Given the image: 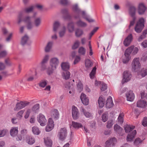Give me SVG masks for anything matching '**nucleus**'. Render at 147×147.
Wrapping results in <instances>:
<instances>
[{"instance_id":"nucleus-1","label":"nucleus","mask_w":147,"mask_h":147,"mask_svg":"<svg viewBox=\"0 0 147 147\" xmlns=\"http://www.w3.org/2000/svg\"><path fill=\"white\" fill-rule=\"evenodd\" d=\"M23 14L22 13H20L18 16V22L20 23L22 21H23L26 24L28 29H30L32 28L33 26L32 21L31 17L28 16H26L22 18Z\"/></svg>"},{"instance_id":"nucleus-2","label":"nucleus","mask_w":147,"mask_h":147,"mask_svg":"<svg viewBox=\"0 0 147 147\" xmlns=\"http://www.w3.org/2000/svg\"><path fill=\"white\" fill-rule=\"evenodd\" d=\"M50 62L51 68H48L47 70V73L49 75L51 74L56 69L59 63V60L56 58H53L51 59Z\"/></svg>"},{"instance_id":"nucleus-3","label":"nucleus","mask_w":147,"mask_h":147,"mask_svg":"<svg viewBox=\"0 0 147 147\" xmlns=\"http://www.w3.org/2000/svg\"><path fill=\"white\" fill-rule=\"evenodd\" d=\"M131 66L133 71H137L141 67V64L138 57L134 58L133 60Z\"/></svg>"},{"instance_id":"nucleus-4","label":"nucleus","mask_w":147,"mask_h":147,"mask_svg":"<svg viewBox=\"0 0 147 147\" xmlns=\"http://www.w3.org/2000/svg\"><path fill=\"white\" fill-rule=\"evenodd\" d=\"M144 20L142 18L139 19L135 28V30L138 33H140L144 27Z\"/></svg>"},{"instance_id":"nucleus-5","label":"nucleus","mask_w":147,"mask_h":147,"mask_svg":"<svg viewBox=\"0 0 147 147\" xmlns=\"http://www.w3.org/2000/svg\"><path fill=\"white\" fill-rule=\"evenodd\" d=\"M136 11V8L134 6L130 7L129 10V13L131 16L133 20L131 21L130 24L129 26V28L132 26H133L135 22L136 18L135 16V13Z\"/></svg>"},{"instance_id":"nucleus-6","label":"nucleus","mask_w":147,"mask_h":147,"mask_svg":"<svg viewBox=\"0 0 147 147\" xmlns=\"http://www.w3.org/2000/svg\"><path fill=\"white\" fill-rule=\"evenodd\" d=\"M37 120L41 126H44L47 122L45 116L41 113L39 114L37 117Z\"/></svg>"},{"instance_id":"nucleus-7","label":"nucleus","mask_w":147,"mask_h":147,"mask_svg":"<svg viewBox=\"0 0 147 147\" xmlns=\"http://www.w3.org/2000/svg\"><path fill=\"white\" fill-rule=\"evenodd\" d=\"M29 104V102L27 101H21L19 102H18L16 107L14 109V110L18 111L21 109L28 105Z\"/></svg>"},{"instance_id":"nucleus-8","label":"nucleus","mask_w":147,"mask_h":147,"mask_svg":"<svg viewBox=\"0 0 147 147\" xmlns=\"http://www.w3.org/2000/svg\"><path fill=\"white\" fill-rule=\"evenodd\" d=\"M67 130L65 128H61L58 134L59 138L61 140H64L67 135Z\"/></svg>"},{"instance_id":"nucleus-9","label":"nucleus","mask_w":147,"mask_h":147,"mask_svg":"<svg viewBox=\"0 0 147 147\" xmlns=\"http://www.w3.org/2000/svg\"><path fill=\"white\" fill-rule=\"evenodd\" d=\"M123 75V78L122 80L123 84L128 82L130 80L132 77V75L130 73L127 71H124Z\"/></svg>"},{"instance_id":"nucleus-10","label":"nucleus","mask_w":147,"mask_h":147,"mask_svg":"<svg viewBox=\"0 0 147 147\" xmlns=\"http://www.w3.org/2000/svg\"><path fill=\"white\" fill-rule=\"evenodd\" d=\"M36 13L34 14L33 17L34 18V24L36 27H38L42 22V18L40 17H36Z\"/></svg>"},{"instance_id":"nucleus-11","label":"nucleus","mask_w":147,"mask_h":147,"mask_svg":"<svg viewBox=\"0 0 147 147\" xmlns=\"http://www.w3.org/2000/svg\"><path fill=\"white\" fill-rule=\"evenodd\" d=\"M73 10L78 13V15L77 16H75V18H77L79 17V15L80 14L83 15L85 13V12L84 11H81L80 9L79 8L77 4H75L73 5L72 6Z\"/></svg>"},{"instance_id":"nucleus-12","label":"nucleus","mask_w":147,"mask_h":147,"mask_svg":"<svg viewBox=\"0 0 147 147\" xmlns=\"http://www.w3.org/2000/svg\"><path fill=\"white\" fill-rule=\"evenodd\" d=\"M53 121L51 118H50L48 120V124L46 127V131H49L51 130L54 127Z\"/></svg>"},{"instance_id":"nucleus-13","label":"nucleus","mask_w":147,"mask_h":147,"mask_svg":"<svg viewBox=\"0 0 147 147\" xmlns=\"http://www.w3.org/2000/svg\"><path fill=\"white\" fill-rule=\"evenodd\" d=\"M72 117L74 119H78L79 116V113L77 108L73 106L72 108Z\"/></svg>"},{"instance_id":"nucleus-14","label":"nucleus","mask_w":147,"mask_h":147,"mask_svg":"<svg viewBox=\"0 0 147 147\" xmlns=\"http://www.w3.org/2000/svg\"><path fill=\"white\" fill-rule=\"evenodd\" d=\"M126 97L127 101L132 102L133 101L135 98V96L133 92L129 91L126 93Z\"/></svg>"},{"instance_id":"nucleus-15","label":"nucleus","mask_w":147,"mask_h":147,"mask_svg":"<svg viewBox=\"0 0 147 147\" xmlns=\"http://www.w3.org/2000/svg\"><path fill=\"white\" fill-rule=\"evenodd\" d=\"M80 98L82 102L84 105H88L89 100L85 94L82 93L80 95Z\"/></svg>"},{"instance_id":"nucleus-16","label":"nucleus","mask_w":147,"mask_h":147,"mask_svg":"<svg viewBox=\"0 0 147 147\" xmlns=\"http://www.w3.org/2000/svg\"><path fill=\"white\" fill-rule=\"evenodd\" d=\"M146 8L143 3H140L138 6V12L140 15L144 13L146 10Z\"/></svg>"},{"instance_id":"nucleus-17","label":"nucleus","mask_w":147,"mask_h":147,"mask_svg":"<svg viewBox=\"0 0 147 147\" xmlns=\"http://www.w3.org/2000/svg\"><path fill=\"white\" fill-rule=\"evenodd\" d=\"M133 39L132 35L131 34L129 35L125 39L123 42V44L125 46H129L130 44Z\"/></svg>"},{"instance_id":"nucleus-18","label":"nucleus","mask_w":147,"mask_h":147,"mask_svg":"<svg viewBox=\"0 0 147 147\" xmlns=\"http://www.w3.org/2000/svg\"><path fill=\"white\" fill-rule=\"evenodd\" d=\"M114 105V104L113 103L112 98L111 96H109L108 97L106 104V106L107 108H110L112 107Z\"/></svg>"},{"instance_id":"nucleus-19","label":"nucleus","mask_w":147,"mask_h":147,"mask_svg":"<svg viewBox=\"0 0 147 147\" xmlns=\"http://www.w3.org/2000/svg\"><path fill=\"white\" fill-rule=\"evenodd\" d=\"M53 42L52 41L48 42L45 49V51L46 52H48L50 51L53 46Z\"/></svg>"},{"instance_id":"nucleus-20","label":"nucleus","mask_w":147,"mask_h":147,"mask_svg":"<svg viewBox=\"0 0 147 147\" xmlns=\"http://www.w3.org/2000/svg\"><path fill=\"white\" fill-rule=\"evenodd\" d=\"M81 111L82 112L85 117L86 118H90L92 117L93 115L90 112L86 111L83 107H81Z\"/></svg>"},{"instance_id":"nucleus-21","label":"nucleus","mask_w":147,"mask_h":147,"mask_svg":"<svg viewBox=\"0 0 147 147\" xmlns=\"http://www.w3.org/2000/svg\"><path fill=\"white\" fill-rule=\"evenodd\" d=\"M136 133V131L134 130L132 133L128 134L127 136V141H131L134 138Z\"/></svg>"},{"instance_id":"nucleus-22","label":"nucleus","mask_w":147,"mask_h":147,"mask_svg":"<svg viewBox=\"0 0 147 147\" xmlns=\"http://www.w3.org/2000/svg\"><path fill=\"white\" fill-rule=\"evenodd\" d=\"M147 105V104L146 101L144 100H138L137 102V106L138 107H145Z\"/></svg>"},{"instance_id":"nucleus-23","label":"nucleus","mask_w":147,"mask_h":147,"mask_svg":"<svg viewBox=\"0 0 147 147\" xmlns=\"http://www.w3.org/2000/svg\"><path fill=\"white\" fill-rule=\"evenodd\" d=\"M105 100V99L102 96H100L99 97L98 100V103L100 108H102L104 106Z\"/></svg>"},{"instance_id":"nucleus-24","label":"nucleus","mask_w":147,"mask_h":147,"mask_svg":"<svg viewBox=\"0 0 147 147\" xmlns=\"http://www.w3.org/2000/svg\"><path fill=\"white\" fill-rule=\"evenodd\" d=\"M44 139L46 145L48 147H51L53 144L51 140L48 137L45 138Z\"/></svg>"},{"instance_id":"nucleus-25","label":"nucleus","mask_w":147,"mask_h":147,"mask_svg":"<svg viewBox=\"0 0 147 147\" xmlns=\"http://www.w3.org/2000/svg\"><path fill=\"white\" fill-rule=\"evenodd\" d=\"M18 127L12 128L10 131L11 135L13 137L16 136L18 133Z\"/></svg>"},{"instance_id":"nucleus-26","label":"nucleus","mask_w":147,"mask_h":147,"mask_svg":"<svg viewBox=\"0 0 147 147\" xmlns=\"http://www.w3.org/2000/svg\"><path fill=\"white\" fill-rule=\"evenodd\" d=\"M51 116L53 118L57 119L59 117V113L57 109H54L51 112Z\"/></svg>"},{"instance_id":"nucleus-27","label":"nucleus","mask_w":147,"mask_h":147,"mask_svg":"<svg viewBox=\"0 0 147 147\" xmlns=\"http://www.w3.org/2000/svg\"><path fill=\"white\" fill-rule=\"evenodd\" d=\"M62 69L64 71H67L69 69V65L67 63H63L61 64Z\"/></svg>"},{"instance_id":"nucleus-28","label":"nucleus","mask_w":147,"mask_h":147,"mask_svg":"<svg viewBox=\"0 0 147 147\" xmlns=\"http://www.w3.org/2000/svg\"><path fill=\"white\" fill-rule=\"evenodd\" d=\"M26 142L30 144H32L35 142L34 138L32 136L27 137L26 138Z\"/></svg>"},{"instance_id":"nucleus-29","label":"nucleus","mask_w":147,"mask_h":147,"mask_svg":"<svg viewBox=\"0 0 147 147\" xmlns=\"http://www.w3.org/2000/svg\"><path fill=\"white\" fill-rule=\"evenodd\" d=\"M135 127L134 126H129L128 125H126L124 127V129L126 132L128 133L130 132Z\"/></svg>"},{"instance_id":"nucleus-30","label":"nucleus","mask_w":147,"mask_h":147,"mask_svg":"<svg viewBox=\"0 0 147 147\" xmlns=\"http://www.w3.org/2000/svg\"><path fill=\"white\" fill-rule=\"evenodd\" d=\"M138 75H141L142 77H144L147 75V69L143 68L140 72L138 73Z\"/></svg>"},{"instance_id":"nucleus-31","label":"nucleus","mask_w":147,"mask_h":147,"mask_svg":"<svg viewBox=\"0 0 147 147\" xmlns=\"http://www.w3.org/2000/svg\"><path fill=\"white\" fill-rule=\"evenodd\" d=\"M29 39L28 36L26 35H25L22 38L21 42V44L22 45H25L29 40Z\"/></svg>"},{"instance_id":"nucleus-32","label":"nucleus","mask_w":147,"mask_h":147,"mask_svg":"<svg viewBox=\"0 0 147 147\" xmlns=\"http://www.w3.org/2000/svg\"><path fill=\"white\" fill-rule=\"evenodd\" d=\"M72 125L74 128L77 129L82 127L83 126L81 123L73 121L72 122Z\"/></svg>"},{"instance_id":"nucleus-33","label":"nucleus","mask_w":147,"mask_h":147,"mask_svg":"<svg viewBox=\"0 0 147 147\" xmlns=\"http://www.w3.org/2000/svg\"><path fill=\"white\" fill-rule=\"evenodd\" d=\"M70 75V73L68 71L63 72L62 74L63 78L66 80H68L69 78Z\"/></svg>"},{"instance_id":"nucleus-34","label":"nucleus","mask_w":147,"mask_h":147,"mask_svg":"<svg viewBox=\"0 0 147 147\" xmlns=\"http://www.w3.org/2000/svg\"><path fill=\"white\" fill-rule=\"evenodd\" d=\"M67 29L68 31L70 32H72L74 30V26L73 23H70L68 24L67 25Z\"/></svg>"},{"instance_id":"nucleus-35","label":"nucleus","mask_w":147,"mask_h":147,"mask_svg":"<svg viewBox=\"0 0 147 147\" xmlns=\"http://www.w3.org/2000/svg\"><path fill=\"white\" fill-rule=\"evenodd\" d=\"M96 67H94L92 69V70L91 71L90 74L89 75L91 79H93L94 78L95 75L96 74Z\"/></svg>"},{"instance_id":"nucleus-36","label":"nucleus","mask_w":147,"mask_h":147,"mask_svg":"<svg viewBox=\"0 0 147 147\" xmlns=\"http://www.w3.org/2000/svg\"><path fill=\"white\" fill-rule=\"evenodd\" d=\"M125 57L123 59L122 62L124 63H127L131 59V57L129 55L124 54Z\"/></svg>"},{"instance_id":"nucleus-37","label":"nucleus","mask_w":147,"mask_h":147,"mask_svg":"<svg viewBox=\"0 0 147 147\" xmlns=\"http://www.w3.org/2000/svg\"><path fill=\"white\" fill-rule=\"evenodd\" d=\"M114 130L116 132L119 134L121 132L122 129L117 124H115L114 126Z\"/></svg>"},{"instance_id":"nucleus-38","label":"nucleus","mask_w":147,"mask_h":147,"mask_svg":"<svg viewBox=\"0 0 147 147\" xmlns=\"http://www.w3.org/2000/svg\"><path fill=\"white\" fill-rule=\"evenodd\" d=\"M124 115L123 113H120L118 118V120L119 123L122 124L123 122V117Z\"/></svg>"},{"instance_id":"nucleus-39","label":"nucleus","mask_w":147,"mask_h":147,"mask_svg":"<svg viewBox=\"0 0 147 147\" xmlns=\"http://www.w3.org/2000/svg\"><path fill=\"white\" fill-rule=\"evenodd\" d=\"M83 30L80 29H78L75 31V35L77 37H79L82 36L83 34Z\"/></svg>"},{"instance_id":"nucleus-40","label":"nucleus","mask_w":147,"mask_h":147,"mask_svg":"<svg viewBox=\"0 0 147 147\" xmlns=\"http://www.w3.org/2000/svg\"><path fill=\"white\" fill-rule=\"evenodd\" d=\"M60 26V24L58 22H55L54 23L53 26V30L54 31H57Z\"/></svg>"},{"instance_id":"nucleus-41","label":"nucleus","mask_w":147,"mask_h":147,"mask_svg":"<svg viewBox=\"0 0 147 147\" xmlns=\"http://www.w3.org/2000/svg\"><path fill=\"white\" fill-rule=\"evenodd\" d=\"M66 31V28L65 26H63L61 29L60 30L59 34L60 37H62L65 34Z\"/></svg>"},{"instance_id":"nucleus-42","label":"nucleus","mask_w":147,"mask_h":147,"mask_svg":"<svg viewBox=\"0 0 147 147\" xmlns=\"http://www.w3.org/2000/svg\"><path fill=\"white\" fill-rule=\"evenodd\" d=\"M108 119V113L107 112L104 113L102 116V120L104 122L106 121Z\"/></svg>"},{"instance_id":"nucleus-43","label":"nucleus","mask_w":147,"mask_h":147,"mask_svg":"<svg viewBox=\"0 0 147 147\" xmlns=\"http://www.w3.org/2000/svg\"><path fill=\"white\" fill-rule=\"evenodd\" d=\"M86 49L83 47H80L78 50V53L80 55H84L86 53Z\"/></svg>"},{"instance_id":"nucleus-44","label":"nucleus","mask_w":147,"mask_h":147,"mask_svg":"<svg viewBox=\"0 0 147 147\" xmlns=\"http://www.w3.org/2000/svg\"><path fill=\"white\" fill-rule=\"evenodd\" d=\"M133 46H131L127 49L125 51L124 54L129 55L132 51Z\"/></svg>"},{"instance_id":"nucleus-45","label":"nucleus","mask_w":147,"mask_h":147,"mask_svg":"<svg viewBox=\"0 0 147 147\" xmlns=\"http://www.w3.org/2000/svg\"><path fill=\"white\" fill-rule=\"evenodd\" d=\"M32 131L33 133L36 135H38L40 132L39 129L36 127L34 126L32 127Z\"/></svg>"},{"instance_id":"nucleus-46","label":"nucleus","mask_w":147,"mask_h":147,"mask_svg":"<svg viewBox=\"0 0 147 147\" xmlns=\"http://www.w3.org/2000/svg\"><path fill=\"white\" fill-rule=\"evenodd\" d=\"M76 24L78 26L82 27L86 26L87 25L85 23L82 22L81 20H79L77 21Z\"/></svg>"},{"instance_id":"nucleus-47","label":"nucleus","mask_w":147,"mask_h":147,"mask_svg":"<svg viewBox=\"0 0 147 147\" xmlns=\"http://www.w3.org/2000/svg\"><path fill=\"white\" fill-rule=\"evenodd\" d=\"M85 65L87 68H89L92 65V63L89 59H86L85 61Z\"/></svg>"},{"instance_id":"nucleus-48","label":"nucleus","mask_w":147,"mask_h":147,"mask_svg":"<svg viewBox=\"0 0 147 147\" xmlns=\"http://www.w3.org/2000/svg\"><path fill=\"white\" fill-rule=\"evenodd\" d=\"M47 81L46 80H42L39 84V86L42 88H44L47 85Z\"/></svg>"},{"instance_id":"nucleus-49","label":"nucleus","mask_w":147,"mask_h":147,"mask_svg":"<svg viewBox=\"0 0 147 147\" xmlns=\"http://www.w3.org/2000/svg\"><path fill=\"white\" fill-rule=\"evenodd\" d=\"M80 45V42L78 40H77L75 42L74 44L72 47L73 49H75L77 48Z\"/></svg>"},{"instance_id":"nucleus-50","label":"nucleus","mask_w":147,"mask_h":147,"mask_svg":"<svg viewBox=\"0 0 147 147\" xmlns=\"http://www.w3.org/2000/svg\"><path fill=\"white\" fill-rule=\"evenodd\" d=\"M77 87L78 89L80 92L83 89V84L80 81H79L77 85Z\"/></svg>"},{"instance_id":"nucleus-51","label":"nucleus","mask_w":147,"mask_h":147,"mask_svg":"<svg viewBox=\"0 0 147 147\" xmlns=\"http://www.w3.org/2000/svg\"><path fill=\"white\" fill-rule=\"evenodd\" d=\"M39 109V105L37 104L34 106L32 108V110L34 112H36L38 111Z\"/></svg>"},{"instance_id":"nucleus-52","label":"nucleus","mask_w":147,"mask_h":147,"mask_svg":"<svg viewBox=\"0 0 147 147\" xmlns=\"http://www.w3.org/2000/svg\"><path fill=\"white\" fill-rule=\"evenodd\" d=\"M107 141H109V142L113 146H114L116 142V139L115 138H111L110 140Z\"/></svg>"},{"instance_id":"nucleus-53","label":"nucleus","mask_w":147,"mask_h":147,"mask_svg":"<svg viewBox=\"0 0 147 147\" xmlns=\"http://www.w3.org/2000/svg\"><path fill=\"white\" fill-rule=\"evenodd\" d=\"M101 90L102 91H104L107 88V86L106 84L103 83V82H101Z\"/></svg>"},{"instance_id":"nucleus-54","label":"nucleus","mask_w":147,"mask_h":147,"mask_svg":"<svg viewBox=\"0 0 147 147\" xmlns=\"http://www.w3.org/2000/svg\"><path fill=\"white\" fill-rule=\"evenodd\" d=\"M33 7L31 6L29 7L25 8L24 10V11L26 13H28L31 12L33 10Z\"/></svg>"},{"instance_id":"nucleus-55","label":"nucleus","mask_w":147,"mask_h":147,"mask_svg":"<svg viewBox=\"0 0 147 147\" xmlns=\"http://www.w3.org/2000/svg\"><path fill=\"white\" fill-rule=\"evenodd\" d=\"M49 58V56L48 55H46L41 62L42 63L45 64L48 61Z\"/></svg>"},{"instance_id":"nucleus-56","label":"nucleus","mask_w":147,"mask_h":147,"mask_svg":"<svg viewBox=\"0 0 147 147\" xmlns=\"http://www.w3.org/2000/svg\"><path fill=\"white\" fill-rule=\"evenodd\" d=\"M142 142V140L139 138H138L136 139L135 141L134 142V144L137 146L139 145Z\"/></svg>"},{"instance_id":"nucleus-57","label":"nucleus","mask_w":147,"mask_h":147,"mask_svg":"<svg viewBox=\"0 0 147 147\" xmlns=\"http://www.w3.org/2000/svg\"><path fill=\"white\" fill-rule=\"evenodd\" d=\"M83 18H84L89 22H94V20L91 18L86 16H85V13L83 15H82Z\"/></svg>"},{"instance_id":"nucleus-58","label":"nucleus","mask_w":147,"mask_h":147,"mask_svg":"<svg viewBox=\"0 0 147 147\" xmlns=\"http://www.w3.org/2000/svg\"><path fill=\"white\" fill-rule=\"evenodd\" d=\"M133 48H132V54L133 55H135L137 53L138 51V48L136 47H135L134 46H132Z\"/></svg>"},{"instance_id":"nucleus-59","label":"nucleus","mask_w":147,"mask_h":147,"mask_svg":"<svg viewBox=\"0 0 147 147\" xmlns=\"http://www.w3.org/2000/svg\"><path fill=\"white\" fill-rule=\"evenodd\" d=\"M113 125V121L112 120L109 121L107 122V128H111Z\"/></svg>"},{"instance_id":"nucleus-60","label":"nucleus","mask_w":147,"mask_h":147,"mask_svg":"<svg viewBox=\"0 0 147 147\" xmlns=\"http://www.w3.org/2000/svg\"><path fill=\"white\" fill-rule=\"evenodd\" d=\"M98 28V27L95 28L91 32L89 35V39H90L94 33L97 31Z\"/></svg>"},{"instance_id":"nucleus-61","label":"nucleus","mask_w":147,"mask_h":147,"mask_svg":"<svg viewBox=\"0 0 147 147\" xmlns=\"http://www.w3.org/2000/svg\"><path fill=\"white\" fill-rule=\"evenodd\" d=\"M80 57L78 56H76L74 62V64H77L80 61Z\"/></svg>"},{"instance_id":"nucleus-62","label":"nucleus","mask_w":147,"mask_h":147,"mask_svg":"<svg viewBox=\"0 0 147 147\" xmlns=\"http://www.w3.org/2000/svg\"><path fill=\"white\" fill-rule=\"evenodd\" d=\"M21 135L22 136L25 135L27 133V131L25 129H23L20 131Z\"/></svg>"},{"instance_id":"nucleus-63","label":"nucleus","mask_w":147,"mask_h":147,"mask_svg":"<svg viewBox=\"0 0 147 147\" xmlns=\"http://www.w3.org/2000/svg\"><path fill=\"white\" fill-rule=\"evenodd\" d=\"M24 111L22 110L19 112L17 114V117L20 118H21L22 117V115L24 113Z\"/></svg>"},{"instance_id":"nucleus-64","label":"nucleus","mask_w":147,"mask_h":147,"mask_svg":"<svg viewBox=\"0 0 147 147\" xmlns=\"http://www.w3.org/2000/svg\"><path fill=\"white\" fill-rule=\"evenodd\" d=\"M142 125L144 126H147V118L144 117L142 121Z\"/></svg>"}]
</instances>
